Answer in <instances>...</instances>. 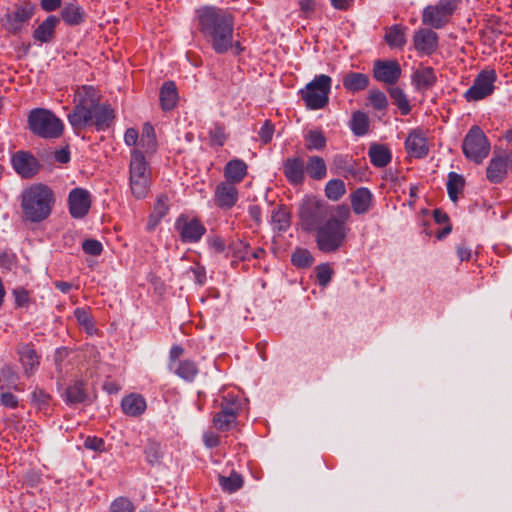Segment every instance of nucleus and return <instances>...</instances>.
Masks as SVG:
<instances>
[{
	"mask_svg": "<svg viewBox=\"0 0 512 512\" xmlns=\"http://www.w3.org/2000/svg\"><path fill=\"white\" fill-rule=\"evenodd\" d=\"M197 29L217 54L233 47L234 19L227 11L215 6H202L196 10Z\"/></svg>",
	"mask_w": 512,
	"mask_h": 512,
	"instance_id": "f257e3e1",
	"label": "nucleus"
},
{
	"mask_svg": "<svg viewBox=\"0 0 512 512\" xmlns=\"http://www.w3.org/2000/svg\"><path fill=\"white\" fill-rule=\"evenodd\" d=\"M347 205L333 207V214L316 231V244L320 251L332 253L340 249L346 240L349 228L346 223L350 218Z\"/></svg>",
	"mask_w": 512,
	"mask_h": 512,
	"instance_id": "f03ea898",
	"label": "nucleus"
},
{
	"mask_svg": "<svg viewBox=\"0 0 512 512\" xmlns=\"http://www.w3.org/2000/svg\"><path fill=\"white\" fill-rule=\"evenodd\" d=\"M20 199L23 217L32 223L47 219L55 204L53 190L42 183L29 185L22 191Z\"/></svg>",
	"mask_w": 512,
	"mask_h": 512,
	"instance_id": "7ed1b4c3",
	"label": "nucleus"
},
{
	"mask_svg": "<svg viewBox=\"0 0 512 512\" xmlns=\"http://www.w3.org/2000/svg\"><path fill=\"white\" fill-rule=\"evenodd\" d=\"M97 91L91 86L79 87L75 92V107L68 114V121L77 130L92 123L93 108L96 105Z\"/></svg>",
	"mask_w": 512,
	"mask_h": 512,
	"instance_id": "20e7f679",
	"label": "nucleus"
},
{
	"mask_svg": "<svg viewBox=\"0 0 512 512\" xmlns=\"http://www.w3.org/2000/svg\"><path fill=\"white\" fill-rule=\"evenodd\" d=\"M129 184L132 194L137 199L145 198L151 184V169L145 155L133 149L129 165Z\"/></svg>",
	"mask_w": 512,
	"mask_h": 512,
	"instance_id": "39448f33",
	"label": "nucleus"
},
{
	"mask_svg": "<svg viewBox=\"0 0 512 512\" xmlns=\"http://www.w3.org/2000/svg\"><path fill=\"white\" fill-rule=\"evenodd\" d=\"M30 131L44 139H56L63 134L64 125L51 111L44 108H36L28 115Z\"/></svg>",
	"mask_w": 512,
	"mask_h": 512,
	"instance_id": "423d86ee",
	"label": "nucleus"
},
{
	"mask_svg": "<svg viewBox=\"0 0 512 512\" xmlns=\"http://www.w3.org/2000/svg\"><path fill=\"white\" fill-rule=\"evenodd\" d=\"M299 224L304 231H317L333 214V208L317 198H306L299 207Z\"/></svg>",
	"mask_w": 512,
	"mask_h": 512,
	"instance_id": "0eeeda50",
	"label": "nucleus"
},
{
	"mask_svg": "<svg viewBox=\"0 0 512 512\" xmlns=\"http://www.w3.org/2000/svg\"><path fill=\"white\" fill-rule=\"evenodd\" d=\"M332 79L330 76L320 74L300 90L301 98L307 108L319 110L324 108L329 101Z\"/></svg>",
	"mask_w": 512,
	"mask_h": 512,
	"instance_id": "6e6552de",
	"label": "nucleus"
},
{
	"mask_svg": "<svg viewBox=\"0 0 512 512\" xmlns=\"http://www.w3.org/2000/svg\"><path fill=\"white\" fill-rule=\"evenodd\" d=\"M458 5L459 0H439L428 5L422 11V23L433 29H441L450 22Z\"/></svg>",
	"mask_w": 512,
	"mask_h": 512,
	"instance_id": "1a4fd4ad",
	"label": "nucleus"
},
{
	"mask_svg": "<svg viewBox=\"0 0 512 512\" xmlns=\"http://www.w3.org/2000/svg\"><path fill=\"white\" fill-rule=\"evenodd\" d=\"M462 150L468 159L478 164L488 156L490 145L485 134L478 126L469 130L464 138Z\"/></svg>",
	"mask_w": 512,
	"mask_h": 512,
	"instance_id": "9d476101",
	"label": "nucleus"
},
{
	"mask_svg": "<svg viewBox=\"0 0 512 512\" xmlns=\"http://www.w3.org/2000/svg\"><path fill=\"white\" fill-rule=\"evenodd\" d=\"M35 7L30 2H24L8 10L2 18V26L9 33L16 34L28 24L34 14Z\"/></svg>",
	"mask_w": 512,
	"mask_h": 512,
	"instance_id": "9b49d317",
	"label": "nucleus"
},
{
	"mask_svg": "<svg viewBox=\"0 0 512 512\" xmlns=\"http://www.w3.org/2000/svg\"><path fill=\"white\" fill-rule=\"evenodd\" d=\"M11 165L23 179L33 178L42 167L40 161L30 151L25 150H18L12 154Z\"/></svg>",
	"mask_w": 512,
	"mask_h": 512,
	"instance_id": "f8f14e48",
	"label": "nucleus"
},
{
	"mask_svg": "<svg viewBox=\"0 0 512 512\" xmlns=\"http://www.w3.org/2000/svg\"><path fill=\"white\" fill-rule=\"evenodd\" d=\"M496 76L493 71H482L475 78L473 85L464 93L467 101H479L491 95Z\"/></svg>",
	"mask_w": 512,
	"mask_h": 512,
	"instance_id": "ddd939ff",
	"label": "nucleus"
},
{
	"mask_svg": "<svg viewBox=\"0 0 512 512\" xmlns=\"http://www.w3.org/2000/svg\"><path fill=\"white\" fill-rule=\"evenodd\" d=\"M512 171V152L495 154L486 169L487 179L493 183H501Z\"/></svg>",
	"mask_w": 512,
	"mask_h": 512,
	"instance_id": "4468645a",
	"label": "nucleus"
},
{
	"mask_svg": "<svg viewBox=\"0 0 512 512\" xmlns=\"http://www.w3.org/2000/svg\"><path fill=\"white\" fill-rule=\"evenodd\" d=\"M181 240L186 243L198 242L206 232L204 225L197 219L180 216L175 224Z\"/></svg>",
	"mask_w": 512,
	"mask_h": 512,
	"instance_id": "2eb2a0df",
	"label": "nucleus"
},
{
	"mask_svg": "<svg viewBox=\"0 0 512 512\" xmlns=\"http://www.w3.org/2000/svg\"><path fill=\"white\" fill-rule=\"evenodd\" d=\"M439 37L429 28H420L414 32L413 46L421 55H432L438 48Z\"/></svg>",
	"mask_w": 512,
	"mask_h": 512,
	"instance_id": "dca6fc26",
	"label": "nucleus"
},
{
	"mask_svg": "<svg viewBox=\"0 0 512 512\" xmlns=\"http://www.w3.org/2000/svg\"><path fill=\"white\" fill-rule=\"evenodd\" d=\"M373 75L377 81L392 85L399 80L401 67L396 60H377L374 63Z\"/></svg>",
	"mask_w": 512,
	"mask_h": 512,
	"instance_id": "f3484780",
	"label": "nucleus"
},
{
	"mask_svg": "<svg viewBox=\"0 0 512 512\" xmlns=\"http://www.w3.org/2000/svg\"><path fill=\"white\" fill-rule=\"evenodd\" d=\"M68 203L71 216L73 218H83L87 215L91 206L90 194L83 188H75L69 193Z\"/></svg>",
	"mask_w": 512,
	"mask_h": 512,
	"instance_id": "a211bd4d",
	"label": "nucleus"
},
{
	"mask_svg": "<svg viewBox=\"0 0 512 512\" xmlns=\"http://www.w3.org/2000/svg\"><path fill=\"white\" fill-rule=\"evenodd\" d=\"M214 201L221 209H231L238 201V189L232 183L221 182L216 186Z\"/></svg>",
	"mask_w": 512,
	"mask_h": 512,
	"instance_id": "6ab92c4d",
	"label": "nucleus"
},
{
	"mask_svg": "<svg viewBox=\"0 0 512 512\" xmlns=\"http://www.w3.org/2000/svg\"><path fill=\"white\" fill-rule=\"evenodd\" d=\"M405 148L407 153L415 158H423L428 154V142L423 131L415 129L406 138Z\"/></svg>",
	"mask_w": 512,
	"mask_h": 512,
	"instance_id": "aec40b11",
	"label": "nucleus"
},
{
	"mask_svg": "<svg viewBox=\"0 0 512 512\" xmlns=\"http://www.w3.org/2000/svg\"><path fill=\"white\" fill-rule=\"evenodd\" d=\"M283 173L291 184H302L306 173L305 161L300 157L287 158L283 163Z\"/></svg>",
	"mask_w": 512,
	"mask_h": 512,
	"instance_id": "412c9836",
	"label": "nucleus"
},
{
	"mask_svg": "<svg viewBox=\"0 0 512 512\" xmlns=\"http://www.w3.org/2000/svg\"><path fill=\"white\" fill-rule=\"evenodd\" d=\"M350 201L355 214H366L372 207L373 195L369 189L360 187L351 193Z\"/></svg>",
	"mask_w": 512,
	"mask_h": 512,
	"instance_id": "4be33fe9",
	"label": "nucleus"
},
{
	"mask_svg": "<svg viewBox=\"0 0 512 512\" xmlns=\"http://www.w3.org/2000/svg\"><path fill=\"white\" fill-rule=\"evenodd\" d=\"M437 81V76L432 67L419 66L412 75V83L417 90H428Z\"/></svg>",
	"mask_w": 512,
	"mask_h": 512,
	"instance_id": "5701e85b",
	"label": "nucleus"
},
{
	"mask_svg": "<svg viewBox=\"0 0 512 512\" xmlns=\"http://www.w3.org/2000/svg\"><path fill=\"white\" fill-rule=\"evenodd\" d=\"M407 27L395 24L385 29L384 40L390 48L403 49L407 42Z\"/></svg>",
	"mask_w": 512,
	"mask_h": 512,
	"instance_id": "b1692460",
	"label": "nucleus"
},
{
	"mask_svg": "<svg viewBox=\"0 0 512 512\" xmlns=\"http://www.w3.org/2000/svg\"><path fill=\"white\" fill-rule=\"evenodd\" d=\"M61 18L70 26L82 24L86 19L84 9L75 1L66 3L61 10Z\"/></svg>",
	"mask_w": 512,
	"mask_h": 512,
	"instance_id": "393cba45",
	"label": "nucleus"
},
{
	"mask_svg": "<svg viewBox=\"0 0 512 512\" xmlns=\"http://www.w3.org/2000/svg\"><path fill=\"white\" fill-rule=\"evenodd\" d=\"M247 174V165L244 161L234 159L229 161L224 168L225 182L232 183L234 185L240 183Z\"/></svg>",
	"mask_w": 512,
	"mask_h": 512,
	"instance_id": "a878e982",
	"label": "nucleus"
},
{
	"mask_svg": "<svg viewBox=\"0 0 512 512\" xmlns=\"http://www.w3.org/2000/svg\"><path fill=\"white\" fill-rule=\"evenodd\" d=\"M59 23V18L54 15L47 17L34 31L33 37L41 43L50 42L55 35V28Z\"/></svg>",
	"mask_w": 512,
	"mask_h": 512,
	"instance_id": "bb28decb",
	"label": "nucleus"
},
{
	"mask_svg": "<svg viewBox=\"0 0 512 512\" xmlns=\"http://www.w3.org/2000/svg\"><path fill=\"white\" fill-rule=\"evenodd\" d=\"M20 362L27 376L34 374L39 366V356L30 345H23L19 351Z\"/></svg>",
	"mask_w": 512,
	"mask_h": 512,
	"instance_id": "cd10ccee",
	"label": "nucleus"
},
{
	"mask_svg": "<svg viewBox=\"0 0 512 512\" xmlns=\"http://www.w3.org/2000/svg\"><path fill=\"white\" fill-rule=\"evenodd\" d=\"M169 210V198L167 195H160L153 207V211L149 216L147 222V229L152 231L160 223L162 218L168 213Z\"/></svg>",
	"mask_w": 512,
	"mask_h": 512,
	"instance_id": "c85d7f7f",
	"label": "nucleus"
},
{
	"mask_svg": "<svg viewBox=\"0 0 512 512\" xmlns=\"http://www.w3.org/2000/svg\"><path fill=\"white\" fill-rule=\"evenodd\" d=\"M342 83L347 91L355 93L368 87L369 77L364 73L350 71L343 76Z\"/></svg>",
	"mask_w": 512,
	"mask_h": 512,
	"instance_id": "c756f323",
	"label": "nucleus"
},
{
	"mask_svg": "<svg viewBox=\"0 0 512 512\" xmlns=\"http://www.w3.org/2000/svg\"><path fill=\"white\" fill-rule=\"evenodd\" d=\"M121 406L126 415L136 417L145 411L146 401L141 395L130 394L123 398Z\"/></svg>",
	"mask_w": 512,
	"mask_h": 512,
	"instance_id": "7c9ffc66",
	"label": "nucleus"
},
{
	"mask_svg": "<svg viewBox=\"0 0 512 512\" xmlns=\"http://www.w3.org/2000/svg\"><path fill=\"white\" fill-rule=\"evenodd\" d=\"M114 118L113 111L109 106L99 104V95L97 94L96 105L93 108V121L92 123L98 129H105L109 127Z\"/></svg>",
	"mask_w": 512,
	"mask_h": 512,
	"instance_id": "2f4dec72",
	"label": "nucleus"
},
{
	"mask_svg": "<svg viewBox=\"0 0 512 512\" xmlns=\"http://www.w3.org/2000/svg\"><path fill=\"white\" fill-rule=\"evenodd\" d=\"M307 175L314 180H322L327 175L325 160L317 155L310 156L305 162Z\"/></svg>",
	"mask_w": 512,
	"mask_h": 512,
	"instance_id": "473e14b6",
	"label": "nucleus"
},
{
	"mask_svg": "<svg viewBox=\"0 0 512 512\" xmlns=\"http://www.w3.org/2000/svg\"><path fill=\"white\" fill-rule=\"evenodd\" d=\"M178 93L172 81L165 82L160 90V102L163 110H171L176 106Z\"/></svg>",
	"mask_w": 512,
	"mask_h": 512,
	"instance_id": "72a5a7b5",
	"label": "nucleus"
},
{
	"mask_svg": "<svg viewBox=\"0 0 512 512\" xmlns=\"http://www.w3.org/2000/svg\"><path fill=\"white\" fill-rule=\"evenodd\" d=\"M371 163L376 167H385L391 161L390 150L383 145H372L369 148Z\"/></svg>",
	"mask_w": 512,
	"mask_h": 512,
	"instance_id": "f704fd0d",
	"label": "nucleus"
},
{
	"mask_svg": "<svg viewBox=\"0 0 512 512\" xmlns=\"http://www.w3.org/2000/svg\"><path fill=\"white\" fill-rule=\"evenodd\" d=\"M84 385L82 380H76L73 384L69 385L65 392L66 402L70 404L84 402L87 399Z\"/></svg>",
	"mask_w": 512,
	"mask_h": 512,
	"instance_id": "c9c22d12",
	"label": "nucleus"
},
{
	"mask_svg": "<svg viewBox=\"0 0 512 512\" xmlns=\"http://www.w3.org/2000/svg\"><path fill=\"white\" fill-rule=\"evenodd\" d=\"M171 368L174 370L176 375L185 381H193L198 374V367L196 363L191 360L179 361Z\"/></svg>",
	"mask_w": 512,
	"mask_h": 512,
	"instance_id": "e433bc0d",
	"label": "nucleus"
},
{
	"mask_svg": "<svg viewBox=\"0 0 512 512\" xmlns=\"http://www.w3.org/2000/svg\"><path fill=\"white\" fill-rule=\"evenodd\" d=\"M271 221L275 229L285 231L291 223L290 212L286 207L279 205L274 208Z\"/></svg>",
	"mask_w": 512,
	"mask_h": 512,
	"instance_id": "4c0bfd02",
	"label": "nucleus"
},
{
	"mask_svg": "<svg viewBox=\"0 0 512 512\" xmlns=\"http://www.w3.org/2000/svg\"><path fill=\"white\" fill-rule=\"evenodd\" d=\"M18 375L14 368L5 366L0 372V390L14 389L16 391H23V388L17 383Z\"/></svg>",
	"mask_w": 512,
	"mask_h": 512,
	"instance_id": "58836bf2",
	"label": "nucleus"
},
{
	"mask_svg": "<svg viewBox=\"0 0 512 512\" xmlns=\"http://www.w3.org/2000/svg\"><path fill=\"white\" fill-rule=\"evenodd\" d=\"M465 180L462 175L456 172H450L447 181V192L449 198L454 203L458 200V194L463 191Z\"/></svg>",
	"mask_w": 512,
	"mask_h": 512,
	"instance_id": "ea45409f",
	"label": "nucleus"
},
{
	"mask_svg": "<svg viewBox=\"0 0 512 512\" xmlns=\"http://www.w3.org/2000/svg\"><path fill=\"white\" fill-rule=\"evenodd\" d=\"M219 485L227 493H233L243 486V478L236 472H231L229 476H219Z\"/></svg>",
	"mask_w": 512,
	"mask_h": 512,
	"instance_id": "a19ab883",
	"label": "nucleus"
},
{
	"mask_svg": "<svg viewBox=\"0 0 512 512\" xmlns=\"http://www.w3.org/2000/svg\"><path fill=\"white\" fill-rule=\"evenodd\" d=\"M388 92L393 101V104L398 107L401 114H409L411 111V106L404 91L399 87H391L389 88Z\"/></svg>",
	"mask_w": 512,
	"mask_h": 512,
	"instance_id": "79ce46f5",
	"label": "nucleus"
},
{
	"mask_svg": "<svg viewBox=\"0 0 512 512\" xmlns=\"http://www.w3.org/2000/svg\"><path fill=\"white\" fill-rule=\"evenodd\" d=\"M305 147L309 151L322 150L326 146V138L320 130H310L304 136Z\"/></svg>",
	"mask_w": 512,
	"mask_h": 512,
	"instance_id": "37998d69",
	"label": "nucleus"
},
{
	"mask_svg": "<svg viewBox=\"0 0 512 512\" xmlns=\"http://www.w3.org/2000/svg\"><path fill=\"white\" fill-rule=\"evenodd\" d=\"M350 127L355 135H365L369 129V120L367 115L361 111L354 112L350 122Z\"/></svg>",
	"mask_w": 512,
	"mask_h": 512,
	"instance_id": "c03bdc74",
	"label": "nucleus"
},
{
	"mask_svg": "<svg viewBox=\"0 0 512 512\" xmlns=\"http://www.w3.org/2000/svg\"><path fill=\"white\" fill-rule=\"evenodd\" d=\"M345 193V183L341 179H332L325 186V195L332 201H338Z\"/></svg>",
	"mask_w": 512,
	"mask_h": 512,
	"instance_id": "a18cd8bd",
	"label": "nucleus"
},
{
	"mask_svg": "<svg viewBox=\"0 0 512 512\" xmlns=\"http://www.w3.org/2000/svg\"><path fill=\"white\" fill-rule=\"evenodd\" d=\"M293 265L299 268L310 267L313 264L314 258L307 249H296L291 257Z\"/></svg>",
	"mask_w": 512,
	"mask_h": 512,
	"instance_id": "49530a36",
	"label": "nucleus"
},
{
	"mask_svg": "<svg viewBox=\"0 0 512 512\" xmlns=\"http://www.w3.org/2000/svg\"><path fill=\"white\" fill-rule=\"evenodd\" d=\"M146 461L151 464H157L162 457L161 446L155 441H149L144 450Z\"/></svg>",
	"mask_w": 512,
	"mask_h": 512,
	"instance_id": "de8ad7c7",
	"label": "nucleus"
},
{
	"mask_svg": "<svg viewBox=\"0 0 512 512\" xmlns=\"http://www.w3.org/2000/svg\"><path fill=\"white\" fill-rule=\"evenodd\" d=\"M241 404L237 398L224 399L221 403V410L217 414L234 416L237 418Z\"/></svg>",
	"mask_w": 512,
	"mask_h": 512,
	"instance_id": "09e8293b",
	"label": "nucleus"
},
{
	"mask_svg": "<svg viewBox=\"0 0 512 512\" xmlns=\"http://www.w3.org/2000/svg\"><path fill=\"white\" fill-rule=\"evenodd\" d=\"M110 512H135V507L128 498L118 497L111 503Z\"/></svg>",
	"mask_w": 512,
	"mask_h": 512,
	"instance_id": "8fccbe9b",
	"label": "nucleus"
},
{
	"mask_svg": "<svg viewBox=\"0 0 512 512\" xmlns=\"http://www.w3.org/2000/svg\"><path fill=\"white\" fill-rule=\"evenodd\" d=\"M235 421L236 418L234 416L229 417L228 415L221 414H215L213 418V424L215 428L221 431L229 430Z\"/></svg>",
	"mask_w": 512,
	"mask_h": 512,
	"instance_id": "3c124183",
	"label": "nucleus"
},
{
	"mask_svg": "<svg viewBox=\"0 0 512 512\" xmlns=\"http://www.w3.org/2000/svg\"><path fill=\"white\" fill-rule=\"evenodd\" d=\"M369 101L377 110L385 109L388 104L385 94L379 90H373L370 92Z\"/></svg>",
	"mask_w": 512,
	"mask_h": 512,
	"instance_id": "603ef678",
	"label": "nucleus"
},
{
	"mask_svg": "<svg viewBox=\"0 0 512 512\" xmlns=\"http://www.w3.org/2000/svg\"><path fill=\"white\" fill-rule=\"evenodd\" d=\"M74 315L79 324L82 325L89 333L93 331L94 326L90 314L86 310L77 308Z\"/></svg>",
	"mask_w": 512,
	"mask_h": 512,
	"instance_id": "864d4df0",
	"label": "nucleus"
},
{
	"mask_svg": "<svg viewBox=\"0 0 512 512\" xmlns=\"http://www.w3.org/2000/svg\"><path fill=\"white\" fill-rule=\"evenodd\" d=\"M83 251L86 254L98 256L102 253V243L95 239H87L82 244Z\"/></svg>",
	"mask_w": 512,
	"mask_h": 512,
	"instance_id": "5fc2aeb1",
	"label": "nucleus"
},
{
	"mask_svg": "<svg viewBox=\"0 0 512 512\" xmlns=\"http://www.w3.org/2000/svg\"><path fill=\"white\" fill-rule=\"evenodd\" d=\"M317 280L321 286H326L332 278V269L327 264H321L317 267Z\"/></svg>",
	"mask_w": 512,
	"mask_h": 512,
	"instance_id": "6e6d98bb",
	"label": "nucleus"
},
{
	"mask_svg": "<svg viewBox=\"0 0 512 512\" xmlns=\"http://www.w3.org/2000/svg\"><path fill=\"white\" fill-rule=\"evenodd\" d=\"M157 148V140L156 138H142L140 137L138 142V147L136 149L140 150L141 153L144 155L146 154H152L156 151Z\"/></svg>",
	"mask_w": 512,
	"mask_h": 512,
	"instance_id": "4d7b16f0",
	"label": "nucleus"
},
{
	"mask_svg": "<svg viewBox=\"0 0 512 512\" xmlns=\"http://www.w3.org/2000/svg\"><path fill=\"white\" fill-rule=\"evenodd\" d=\"M232 248H233L235 257L242 259V260L250 258L251 248L248 244L240 241L238 243L233 244Z\"/></svg>",
	"mask_w": 512,
	"mask_h": 512,
	"instance_id": "13d9d810",
	"label": "nucleus"
},
{
	"mask_svg": "<svg viewBox=\"0 0 512 512\" xmlns=\"http://www.w3.org/2000/svg\"><path fill=\"white\" fill-rule=\"evenodd\" d=\"M15 304L18 307H26L29 304L30 297L28 291L23 288H16L13 290Z\"/></svg>",
	"mask_w": 512,
	"mask_h": 512,
	"instance_id": "bf43d9fd",
	"label": "nucleus"
},
{
	"mask_svg": "<svg viewBox=\"0 0 512 512\" xmlns=\"http://www.w3.org/2000/svg\"><path fill=\"white\" fill-rule=\"evenodd\" d=\"M32 399L33 402L39 406V408H43L49 404L50 395L42 389H36L32 393Z\"/></svg>",
	"mask_w": 512,
	"mask_h": 512,
	"instance_id": "052dcab7",
	"label": "nucleus"
},
{
	"mask_svg": "<svg viewBox=\"0 0 512 512\" xmlns=\"http://www.w3.org/2000/svg\"><path fill=\"white\" fill-rule=\"evenodd\" d=\"M0 402L4 407L14 409L18 406V399L10 392H2Z\"/></svg>",
	"mask_w": 512,
	"mask_h": 512,
	"instance_id": "680f3d73",
	"label": "nucleus"
},
{
	"mask_svg": "<svg viewBox=\"0 0 512 512\" xmlns=\"http://www.w3.org/2000/svg\"><path fill=\"white\" fill-rule=\"evenodd\" d=\"M210 137L212 141H214L218 145H223L226 139L224 127L220 125H215V127L210 131Z\"/></svg>",
	"mask_w": 512,
	"mask_h": 512,
	"instance_id": "e2e57ef3",
	"label": "nucleus"
},
{
	"mask_svg": "<svg viewBox=\"0 0 512 512\" xmlns=\"http://www.w3.org/2000/svg\"><path fill=\"white\" fill-rule=\"evenodd\" d=\"M273 133V126L268 121H266L259 131V137L264 143H268L271 141Z\"/></svg>",
	"mask_w": 512,
	"mask_h": 512,
	"instance_id": "0e129e2a",
	"label": "nucleus"
},
{
	"mask_svg": "<svg viewBox=\"0 0 512 512\" xmlns=\"http://www.w3.org/2000/svg\"><path fill=\"white\" fill-rule=\"evenodd\" d=\"M124 141L129 146L138 145V142H139L138 131L134 128L127 129L124 134Z\"/></svg>",
	"mask_w": 512,
	"mask_h": 512,
	"instance_id": "69168bd1",
	"label": "nucleus"
},
{
	"mask_svg": "<svg viewBox=\"0 0 512 512\" xmlns=\"http://www.w3.org/2000/svg\"><path fill=\"white\" fill-rule=\"evenodd\" d=\"M85 447L94 451H100L104 447V441L96 437H88L84 443Z\"/></svg>",
	"mask_w": 512,
	"mask_h": 512,
	"instance_id": "338daca9",
	"label": "nucleus"
},
{
	"mask_svg": "<svg viewBox=\"0 0 512 512\" xmlns=\"http://www.w3.org/2000/svg\"><path fill=\"white\" fill-rule=\"evenodd\" d=\"M300 9L305 14V16H309L314 12L315 2L314 0H300L299 1Z\"/></svg>",
	"mask_w": 512,
	"mask_h": 512,
	"instance_id": "774afa93",
	"label": "nucleus"
}]
</instances>
